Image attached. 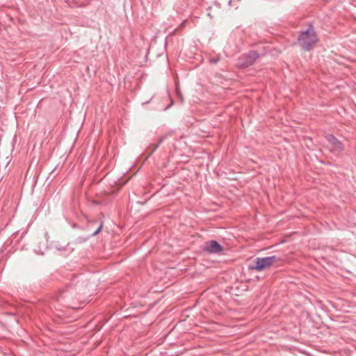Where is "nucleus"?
Segmentation results:
<instances>
[{
    "label": "nucleus",
    "mask_w": 356,
    "mask_h": 356,
    "mask_svg": "<svg viewBox=\"0 0 356 356\" xmlns=\"http://www.w3.org/2000/svg\"><path fill=\"white\" fill-rule=\"evenodd\" d=\"M326 140L333 147L334 150L341 152L344 149V145L334 135L327 134L325 136Z\"/></svg>",
    "instance_id": "5"
},
{
    "label": "nucleus",
    "mask_w": 356,
    "mask_h": 356,
    "mask_svg": "<svg viewBox=\"0 0 356 356\" xmlns=\"http://www.w3.org/2000/svg\"><path fill=\"white\" fill-rule=\"evenodd\" d=\"M102 227H103V223L102 222L99 225V227L97 228V229H95V231L91 234V236H95L97 235L102 229Z\"/></svg>",
    "instance_id": "7"
},
{
    "label": "nucleus",
    "mask_w": 356,
    "mask_h": 356,
    "mask_svg": "<svg viewBox=\"0 0 356 356\" xmlns=\"http://www.w3.org/2000/svg\"><path fill=\"white\" fill-rule=\"evenodd\" d=\"M167 136H168L167 135L161 136L159 138V143H157L156 144H151L148 147V149L152 148V149L150 150L149 154L147 157H149L156 151V149L160 146L161 143H163L167 138Z\"/></svg>",
    "instance_id": "6"
},
{
    "label": "nucleus",
    "mask_w": 356,
    "mask_h": 356,
    "mask_svg": "<svg viewBox=\"0 0 356 356\" xmlns=\"http://www.w3.org/2000/svg\"><path fill=\"white\" fill-rule=\"evenodd\" d=\"M149 102V101H148V102H144V103H143V104H148Z\"/></svg>",
    "instance_id": "13"
},
{
    "label": "nucleus",
    "mask_w": 356,
    "mask_h": 356,
    "mask_svg": "<svg viewBox=\"0 0 356 356\" xmlns=\"http://www.w3.org/2000/svg\"><path fill=\"white\" fill-rule=\"evenodd\" d=\"M259 58V54L255 50H251L249 52L241 55L238 58L236 66L240 68H245L254 64Z\"/></svg>",
    "instance_id": "3"
},
{
    "label": "nucleus",
    "mask_w": 356,
    "mask_h": 356,
    "mask_svg": "<svg viewBox=\"0 0 356 356\" xmlns=\"http://www.w3.org/2000/svg\"><path fill=\"white\" fill-rule=\"evenodd\" d=\"M172 104H173V102H172L171 104H170L169 105H168L166 107H165V108H163V111H167L168 109H169V108L172 106Z\"/></svg>",
    "instance_id": "11"
},
{
    "label": "nucleus",
    "mask_w": 356,
    "mask_h": 356,
    "mask_svg": "<svg viewBox=\"0 0 356 356\" xmlns=\"http://www.w3.org/2000/svg\"><path fill=\"white\" fill-rule=\"evenodd\" d=\"M78 240H79V242H83V241H86V239H82L81 238H79Z\"/></svg>",
    "instance_id": "12"
},
{
    "label": "nucleus",
    "mask_w": 356,
    "mask_h": 356,
    "mask_svg": "<svg viewBox=\"0 0 356 356\" xmlns=\"http://www.w3.org/2000/svg\"><path fill=\"white\" fill-rule=\"evenodd\" d=\"M298 42L301 49L305 51H309L314 47L318 42V38L312 25H310L306 30L300 32Z\"/></svg>",
    "instance_id": "1"
},
{
    "label": "nucleus",
    "mask_w": 356,
    "mask_h": 356,
    "mask_svg": "<svg viewBox=\"0 0 356 356\" xmlns=\"http://www.w3.org/2000/svg\"><path fill=\"white\" fill-rule=\"evenodd\" d=\"M210 10H211V8L209 7V8L207 9V11H208V13H207V15H208L209 17L213 18V16L211 15V12H210Z\"/></svg>",
    "instance_id": "10"
},
{
    "label": "nucleus",
    "mask_w": 356,
    "mask_h": 356,
    "mask_svg": "<svg viewBox=\"0 0 356 356\" xmlns=\"http://www.w3.org/2000/svg\"><path fill=\"white\" fill-rule=\"evenodd\" d=\"M219 60H220L219 56L216 57V58H209V63H217L219 61Z\"/></svg>",
    "instance_id": "8"
},
{
    "label": "nucleus",
    "mask_w": 356,
    "mask_h": 356,
    "mask_svg": "<svg viewBox=\"0 0 356 356\" xmlns=\"http://www.w3.org/2000/svg\"><path fill=\"white\" fill-rule=\"evenodd\" d=\"M279 261L280 257L275 255L265 257H257L253 261L254 265L250 266L249 268L261 272L268 268L274 263Z\"/></svg>",
    "instance_id": "2"
},
{
    "label": "nucleus",
    "mask_w": 356,
    "mask_h": 356,
    "mask_svg": "<svg viewBox=\"0 0 356 356\" xmlns=\"http://www.w3.org/2000/svg\"><path fill=\"white\" fill-rule=\"evenodd\" d=\"M203 250L209 254H219L223 251L222 245L216 240L205 243Z\"/></svg>",
    "instance_id": "4"
},
{
    "label": "nucleus",
    "mask_w": 356,
    "mask_h": 356,
    "mask_svg": "<svg viewBox=\"0 0 356 356\" xmlns=\"http://www.w3.org/2000/svg\"><path fill=\"white\" fill-rule=\"evenodd\" d=\"M177 96L179 97V99H180V102H181V103H184V97H183V96H182V95H181V92H180L178 89H177Z\"/></svg>",
    "instance_id": "9"
}]
</instances>
